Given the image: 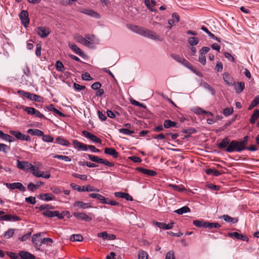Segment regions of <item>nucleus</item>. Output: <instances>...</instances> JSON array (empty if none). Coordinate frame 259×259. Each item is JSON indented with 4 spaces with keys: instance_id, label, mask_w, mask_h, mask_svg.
<instances>
[{
    "instance_id": "49530a36",
    "label": "nucleus",
    "mask_w": 259,
    "mask_h": 259,
    "mask_svg": "<svg viewBox=\"0 0 259 259\" xmlns=\"http://www.w3.org/2000/svg\"><path fill=\"white\" fill-rule=\"evenodd\" d=\"M14 229H8L4 234V237L7 239L10 238L12 237L15 232Z\"/></svg>"
},
{
    "instance_id": "680f3d73",
    "label": "nucleus",
    "mask_w": 259,
    "mask_h": 259,
    "mask_svg": "<svg viewBox=\"0 0 259 259\" xmlns=\"http://www.w3.org/2000/svg\"><path fill=\"white\" fill-rule=\"evenodd\" d=\"M39 187V185H34L32 183H30L27 186L28 189L30 191H33Z\"/></svg>"
},
{
    "instance_id": "13d9d810",
    "label": "nucleus",
    "mask_w": 259,
    "mask_h": 259,
    "mask_svg": "<svg viewBox=\"0 0 259 259\" xmlns=\"http://www.w3.org/2000/svg\"><path fill=\"white\" fill-rule=\"evenodd\" d=\"M56 69L59 71H63L64 69V65L63 63L60 61H57L56 64Z\"/></svg>"
},
{
    "instance_id": "a878e982",
    "label": "nucleus",
    "mask_w": 259,
    "mask_h": 259,
    "mask_svg": "<svg viewBox=\"0 0 259 259\" xmlns=\"http://www.w3.org/2000/svg\"><path fill=\"white\" fill-rule=\"evenodd\" d=\"M183 65L192 70L193 72L195 73L196 74H198V71H197L195 68L193 66V65L187 60L185 59H183V61L181 63Z\"/></svg>"
},
{
    "instance_id": "bb28decb",
    "label": "nucleus",
    "mask_w": 259,
    "mask_h": 259,
    "mask_svg": "<svg viewBox=\"0 0 259 259\" xmlns=\"http://www.w3.org/2000/svg\"><path fill=\"white\" fill-rule=\"evenodd\" d=\"M224 81L229 85H232L234 83L233 78L228 73H224L223 74Z\"/></svg>"
},
{
    "instance_id": "b1692460",
    "label": "nucleus",
    "mask_w": 259,
    "mask_h": 259,
    "mask_svg": "<svg viewBox=\"0 0 259 259\" xmlns=\"http://www.w3.org/2000/svg\"><path fill=\"white\" fill-rule=\"evenodd\" d=\"M39 198L42 200L48 201L55 199V197L52 194L45 193L39 195Z\"/></svg>"
},
{
    "instance_id": "37998d69",
    "label": "nucleus",
    "mask_w": 259,
    "mask_h": 259,
    "mask_svg": "<svg viewBox=\"0 0 259 259\" xmlns=\"http://www.w3.org/2000/svg\"><path fill=\"white\" fill-rule=\"evenodd\" d=\"M47 108L48 110H49L50 111H52L53 112H55V113H56L57 114L59 115L60 116H63V117L64 116V115L63 113H62L61 111H60L57 109L54 108V106L52 104L49 105L47 107Z\"/></svg>"
},
{
    "instance_id": "de8ad7c7",
    "label": "nucleus",
    "mask_w": 259,
    "mask_h": 259,
    "mask_svg": "<svg viewBox=\"0 0 259 259\" xmlns=\"http://www.w3.org/2000/svg\"><path fill=\"white\" fill-rule=\"evenodd\" d=\"M11 150L10 147L5 144L0 143V152L7 153Z\"/></svg>"
},
{
    "instance_id": "c9c22d12",
    "label": "nucleus",
    "mask_w": 259,
    "mask_h": 259,
    "mask_svg": "<svg viewBox=\"0 0 259 259\" xmlns=\"http://www.w3.org/2000/svg\"><path fill=\"white\" fill-rule=\"evenodd\" d=\"M190 209L187 206H183L181 208L178 209L176 210L174 212L179 214H183L185 213H187L190 212Z\"/></svg>"
},
{
    "instance_id": "7c9ffc66",
    "label": "nucleus",
    "mask_w": 259,
    "mask_h": 259,
    "mask_svg": "<svg viewBox=\"0 0 259 259\" xmlns=\"http://www.w3.org/2000/svg\"><path fill=\"white\" fill-rule=\"evenodd\" d=\"M230 143V140L228 138H225L218 144V147L220 149H226Z\"/></svg>"
},
{
    "instance_id": "4d7b16f0",
    "label": "nucleus",
    "mask_w": 259,
    "mask_h": 259,
    "mask_svg": "<svg viewBox=\"0 0 259 259\" xmlns=\"http://www.w3.org/2000/svg\"><path fill=\"white\" fill-rule=\"evenodd\" d=\"M170 56L174 59H175V60H176L177 61H178V62H179L180 63L182 62V61H183V60L184 59V58L180 57L179 55L175 54H171L170 55Z\"/></svg>"
},
{
    "instance_id": "8fccbe9b",
    "label": "nucleus",
    "mask_w": 259,
    "mask_h": 259,
    "mask_svg": "<svg viewBox=\"0 0 259 259\" xmlns=\"http://www.w3.org/2000/svg\"><path fill=\"white\" fill-rule=\"evenodd\" d=\"M70 186H71V187L74 189V190H77L79 192H81V191H82V192H84V191H87V190H85L83 189H85V188L86 187L85 186H82V187L77 185H76L75 184H73V183H71Z\"/></svg>"
},
{
    "instance_id": "7ed1b4c3",
    "label": "nucleus",
    "mask_w": 259,
    "mask_h": 259,
    "mask_svg": "<svg viewBox=\"0 0 259 259\" xmlns=\"http://www.w3.org/2000/svg\"><path fill=\"white\" fill-rule=\"evenodd\" d=\"M88 157L90 160H91L93 162H97L98 163L104 164L105 165H107L108 166H111V167L113 166L114 165L113 163L109 162L108 161H107L104 159L101 158L96 155L90 154V155H88Z\"/></svg>"
},
{
    "instance_id": "72a5a7b5",
    "label": "nucleus",
    "mask_w": 259,
    "mask_h": 259,
    "mask_svg": "<svg viewBox=\"0 0 259 259\" xmlns=\"http://www.w3.org/2000/svg\"><path fill=\"white\" fill-rule=\"evenodd\" d=\"M30 170L32 172L33 175L36 177H40L41 176H42V174L44 173L43 171H39L37 167L33 165Z\"/></svg>"
},
{
    "instance_id": "423d86ee",
    "label": "nucleus",
    "mask_w": 259,
    "mask_h": 259,
    "mask_svg": "<svg viewBox=\"0 0 259 259\" xmlns=\"http://www.w3.org/2000/svg\"><path fill=\"white\" fill-rule=\"evenodd\" d=\"M74 39L77 42H79L85 46L90 48L93 47V43L91 42L86 39L85 37H83L81 35L78 34L74 35Z\"/></svg>"
},
{
    "instance_id": "09e8293b",
    "label": "nucleus",
    "mask_w": 259,
    "mask_h": 259,
    "mask_svg": "<svg viewBox=\"0 0 259 259\" xmlns=\"http://www.w3.org/2000/svg\"><path fill=\"white\" fill-rule=\"evenodd\" d=\"M54 158H57L61 160H63L67 162H69L71 160V158L68 156L62 155H55L54 156Z\"/></svg>"
},
{
    "instance_id": "3c124183",
    "label": "nucleus",
    "mask_w": 259,
    "mask_h": 259,
    "mask_svg": "<svg viewBox=\"0 0 259 259\" xmlns=\"http://www.w3.org/2000/svg\"><path fill=\"white\" fill-rule=\"evenodd\" d=\"M147 253L143 250H139L138 253V259H148Z\"/></svg>"
},
{
    "instance_id": "774afa93",
    "label": "nucleus",
    "mask_w": 259,
    "mask_h": 259,
    "mask_svg": "<svg viewBox=\"0 0 259 259\" xmlns=\"http://www.w3.org/2000/svg\"><path fill=\"white\" fill-rule=\"evenodd\" d=\"M82 79L84 80H91L92 79V78L91 77L90 74L89 73L85 72L82 74Z\"/></svg>"
},
{
    "instance_id": "5fc2aeb1",
    "label": "nucleus",
    "mask_w": 259,
    "mask_h": 259,
    "mask_svg": "<svg viewBox=\"0 0 259 259\" xmlns=\"http://www.w3.org/2000/svg\"><path fill=\"white\" fill-rule=\"evenodd\" d=\"M72 176L75 178H78L82 180L86 181L87 180V176L85 175H80L77 173H73Z\"/></svg>"
},
{
    "instance_id": "603ef678",
    "label": "nucleus",
    "mask_w": 259,
    "mask_h": 259,
    "mask_svg": "<svg viewBox=\"0 0 259 259\" xmlns=\"http://www.w3.org/2000/svg\"><path fill=\"white\" fill-rule=\"evenodd\" d=\"M42 139L44 142H52L54 140V138L49 135H44L41 136Z\"/></svg>"
},
{
    "instance_id": "39448f33",
    "label": "nucleus",
    "mask_w": 259,
    "mask_h": 259,
    "mask_svg": "<svg viewBox=\"0 0 259 259\" xmlns=\"http://www.w3.org/2000/svg\"><path fill=\"white\" fill-rule=\"evenodd\" d=\"M9 133L18 140L26 141H30L31 140V138L29 135H24L18 131L10 130Z\"/></svg>"
},
{
    "instance_id": "79ce46f5",
    "label": "nucleus",
    "mask_w": 259,
    "mask_h": 259,
    "mask_svg": "<svg viewBox=\"0 0 259 259\" xmlns=\"http://www.w3.org/2000/svg\"><path fill=\"white\" fill-rule=\"evenodd\" d=\"M199 41V39L196 37H191L188 38V42L191 46L197 45Z\"/></svg>"
},
{
    "instance_id": "2eb2a0df",
    "label": "nucleus",
    "mask_w": 259,
    "mask_h": 259,
    "mask_svg": "<svg viewBox=\"0 0 259 259\" xmlns=\"http://www.w3.org/2000/svg\"><path fill=\"white\" fill-rule=\"evenodd\" d=\"M127 27L131 30L141 35H143L144 31L145 28L140 27L137 25L127 24L126 25Z\"/></svg>"
},
{
    "instance_id": "a211bd4d",
    "label": "nucleus",
    "mask_w": 259,
    "mask_h": 259,
    "mask_svg": "<svg viewBox=\"0 0 259 259\" xmlns=\"http://www.w3.org/2000/svg\"><path fill=\"white\" fill-rule=\"evenodd\" d=\"M73 206L77 208L87 209L92 207L91 203H84L82 201H76L73 203Z\"/></svg>"
},
{
    "instance_id": "4468645a",
    "label": "nucleus",
    "mask_w": 259,
    "mask_h": 259,
    "mask_svg": "<svg viewBox=\"0 0 259 259\" xmlns=\"http://www.w3.org/2000/svg\"><path fill=\"white\" fill-rule=\"evenodd\" d=\"M73 215L77 220H82L85 222H90L92 220V218L90 217L88 214H87L85 213L76 212L73 213Z\"/></svg>"
},
{
    "instance_id": "864d4df0",
    "label": "nucleus",
    "mask_w": 259,
    "mask_h": 259,
    "mask_svg": "<svg viewBox=\"0 0 259 259\" xmlns=\"http://www.w3.org/2000/svg\"><path fill=\"white\" fill-rule=\"evenodd\" d=\"M120 133L126 135H130L134 133V131H131L127 128H120L119 130Z\"/></svg>"
},
{
    "instance_id": "6ab92c4d",
    "label": "nucleus",
    "mask_w": 259,
    "mask_h": 259,
    "mask_svg": "<svg viewBox=\"0 0 259 259\" xmlns=\"http://www.w3.org/2000/svg\"><path fill=\"white\" fill-rule=\"evenodd\" d=\"M4 221L17 222L21 220V219L17 215H12L11 214H7L3 215Z\"/></svg>"
},
{
    "instance_id": "c85d7f7f",
    "label": "nucleus",
    "mask_w": 259,
    "mask_h": 259,
    "mask_svg": "<svg viewBox=\"0 0 259 259\" xmlns=\"http://www.w3.org/2000/svg\"><path fill=\"white\" fill-rule=\"evenodd\" d=\"M27 133L31 135H35L38 137H41L44 135V132L42 131L35 128H30L27 131Z\"/></svg>"
},
{
    "instance_id": "6e6d98bb",
    "label": "nucleus",
    "mask_w": 259,
    "mask_h": 259,
    "mask_svg": "<svg viewBox=\"0 0 259 259\" xmlns=\"http://www.w3.org/2000/svg\"><path fill=\"white\" fill-rule=\"evenodd\" d=\"M35 110L36 109L33 107H25L24 108V110L29 115H34Z\"/></svg>"
},
{
    "instance_id": "c03bdc74",
    "label": "nucleus",
    "mask_w": 259,
    "mask_h": 259,
    "mask_svg": "<svg viewBox=\"0 0 259 259\" xmlns=\"http://www.w3.org/2000/svg\"><path fill=\"white\" fill-rule=\"evenodd\" d=\"M235 89L237 93H240L244 89V83L243 82H238Z\"/></svg>"
},
{
    "instance_id": "58836bf2",
    "label": "nucleus",
    "mask_w": 259,
    "mask_h": 259,
    "mask_svg": "<svg viewBox=\"0 0 259 259\" xmlns=\"http://www.w3.org/2000/svg\"><path fill=\"white\" fill-rule=\"evenodd\" d=\"M169 186L172 188L174 190L178 192H183L186 190L185 188L182 185H176L174 184H169Z\"/></svg>"
},
{
    "instance_id": "0e129e2a",
    "label": "nucleus",
    "mask_w": 259,
    "mask_h": 259,
    "mask_svg": "<svg viewBox=\"0 0 259 259\" xmlns=\"http://www.w3.org/2000/svg\"><path fill=\"white\" fill-rule=\"evenodd\" d=\"M85 190H87V192H93V191H96L99 192L100 190L99 189L97 188H95L93 186H92L90 185L86 186Z\"/></svg>"
},
{
    "instance_id": "2f4dec72",
    "label": "nucleus",
    "mask_w": 259,
    "mask_h": 259,
    "mask_svg": "<svg viewBox=\"0 0 259 259\" xmlns=\"http://www.w3.org/2000/svg\"><path fill=\"white\" fill-rule=\"evenodd\" d=\"M55 142L60 145L67 147L69 146L70 145V143L67 140L61 137H57L56 139Z\"/></svg>"
},
{
    "instance_id": "f8f14e48",
    "label": "nucleus",
    "mask_w": 259,
    "mask_h": 259,
    "mask_svg": "<svg viewBox=\"0 0 259 259\" xmlns=\"http://www.w3.org/2000/svg\"><path fill=\"white\" fill-rule=\"evenodd\" d=\"M72 144L75 149L81 151H87L88 150V145L82 143L76 140H73L72 141Z\"/></svg>"
},
{
    "instance_id": "20e7f679",
    "label": "nucleus",
    "mask_w": 259,
    "mask_h": 259,
    "mask_svg": "<svg viewBox=\"0 0 259 259\" xmlns=\"http://www.w3.org/2000/svg\"><path fill=\"white\" fill-rule=\"evenodd\" d=\"M142 35L153 40L159 41H161L162 40V38L159 35H157L155 32L146 28H145Z\"/></svg>"
},
{
    "instance_id": "dca6fc26",
    "label": "nucleus",
    "mask_w": 259,
    "mask_h": 259,
    "mask_svg": "<svg viewBox=\"0 0 259 259\" xmlns=\"http://www.w3.org/2000/svg\"><path fill=\"white\" fill-rule=\"evenodd\" d=\"M228 236L230 237H234L238 240L243 241H248V238L242 234H240L237 232H231L228 233Z\"/></svg>"
},
{
    "instance_id": "6e6552de",
    "label": "nucleus",
    "mask_w": 259,
    "mask_h": 259,
    "mask_svg": "<svg viewBox=\"0 0 259 259\" xmlns=\"http://www.w3.org/2000/svg\"><path fill=\"white\" fill-rule=\"evenodd\" d=\"M6 186L8 188L11 190L17 189L22 192L26 191V188L20 182L6 183Z\"/></svg>"
},
{
    "instance_id": "393cba45",
    "label": "nucleus",
    "mask_w": 259,
    "mask_h": 259,
    "mask_svg": "<svg viewBox=\"0 0 259 259\" xmlns=\"http://www.w3.org/2000/svg\"><path fill=\"white\" fill-rule=\"evenodd\" d=\"M0 138L3 140L12 142L15 141V139L8 134H5L3 131H0Z\"/></svg>"
},
{
    "instance_id": "1a4fd4ad",
    "label": "nucleus",
    "mask_w": 259,
    "mask_h": 259,
    "mask_svg": "<svg viewBox=\"0 0 259 259\" xmlns=\"http://www.w3.org/2000/svg\"><path fill=\"white\" fill-rule=\"evenodd\" d=\"M37 34L42 38L46 37L50 33L49 28L45 27H38L35 29Z\"/></svg>"
},
{
    "instance_id": "338daca9",
    "label": "nucleus",
    "mask_w": 259,
    "mask_h": 259,
    "mask_svg": "<svg viewBox=\"0 0 259 259\" xmlns=\"http://www.w3.org/2000/svg\"><path fill=\"white\" fill-rule=\"evenodd\" d=\"M85 38L89 41H90L91 42H94L95 37L93 34H87L85 35Z\"/></svg>"
},
{
    "instance_id": "a18cd8bd",
    "label": "nucleus",
    "mask_w": 259,
    "mask_h": 259,
    "mask_svg": "<svg viewBox=\"0 0 259 259\" xmlns=\"http://www.w3.org/2000/svg\"><path fill=\"white\" fill-rule=\"evenodd\" d=\"M70 239L71 241H81L83 237L80 234H73L71 236Z\"/></svg>"
},
{
    "instance_id": "69168bd1",
    "label": "nucleus",
    "mask_w": 259,
    "mask_h": 259,
    "mask_svg": "<svg viewBox=\"0 0 259 259\" xmlns=\"http://www.w3.org/2000/svg\"><path fill=\"white\" fill-rule=\"evenodd\" d=\"M57 217L59 219H63L64 217V214L60 213L59 211H54L53 217Z\"/></svg>"
},
{
    "instance_id": "052dcab7",
    "label": "nucleus",
    "mask_w": 259,
    "mask_h": 259,
    "mask_svg": "<svg viewBox=\"0 0 259 259\" xmlns=\"http://www.w3.org/2000/svg\"><path fill=\"white\" fill-rule=\"evenodd\" d=\"M25 201L28 203L34 204L36 202V200L34 197L29 196L25 198Z\"/></svg>"
},
{
    "instance_id": "412c9836",
    "label": "nucleus",
    "mask_w": 259,
    "mask_h": 259,
    "mask_svg": "<svg viewBox=\"0 0 259 259\" xmlns=\"http://www.w3.org/2000/svg\"><path fill=\"white\" fill-rule=\"evenodd\" d=\"M81 12L96 18H100V15L93 10L83 9L81 11Z\"/></svg>"
},
{
    "instance_id": "cd10ccee",
    "label": "nucleus",
    "mask_w": 259,
    "mask_h": 259,
    "mask_svg": "<svg viewBox=\"0 0 259 259\" xmlns=\"http://www.w3.org/2000/svg\"><path fill=\"white\" fill-rule=\"evenodd\" d=\"M138 169L142 173L149 176H154L156 175V172L154 170H150L142 167L139 168Z\"/></svg>"
},
{
    "instance_id": "bf43d9fd",
    "label": "nucleus",
    "mask_w": 259,
    "mask_h": 259,
    "mask_svg": "<svg viewBox=\"0 0 259 259\" xmlns=\"http://www.w3.org/2000/svg\"><path fill=\"white\" fill-rule=\"evenodd\" d=\"M233 109L232 108H226L224 109L223 114L225 116H229L232 114Z\"/></svg>"
},
{
    "instance_id": "473e14b6",
    "label": "nucleus",
    "mask_w": 259,
    "mask_h": 259,
    "mask_svg": "<svg viewBox=\"0 0 259 259\" xmlns=\"http://www.w3.org/2000/svg\"><path fill=\"white\" fill-rule=\"evenodd\" d=\"M193 224L197 227L205 228L206 222L203 220H196L193 221Z\"/></svg>"
},
{
    "instance_id": "f3484780",
    "label": "nucleus",
    "mask_w": 259,
    "mask_h": 259,
    "mask_svg": "<svg viewBox=\"0 0 259 259\" xmlns=\"http://www.w3.org/2000/svg\"><path fill=\"white\" fill-rule=\"evenodd\" d=\"M68 46L70 49H71L75 53L80 56H84L83 52L78 48L75 44L72 42H69Z\"/></svg>"
},
{
    "instance_id": "e2e57ef3",
    "label": "nucleus",
    "mask_w": 259,
    "mask_h": 259,
    "mask_svg": "<svg viewBox=\"0 0 259 259\" xmlns=\"http://www.w3.org/2000/svg\"><path fill=\"white\" fill-rule=\"evenodd\" d=\"M42 214L48 218H53L54 211L46 210L42 212Z\"/></svg>"
},
{
    "instance_id": "e433bc0d",
    "label": "nucleus",
    "mask_w": 259,
    "mask_h": 259,
    "mask_svg": "<svg viewBox=\"0 0 259 259\" xmlns=\"http://www.w3.org/2000/svg\"><path fill=\"white\" fill-rule=\"evenodd\" d=\"M222 218L224 219V220L226 222H228V223L232 222L233 223H235L238 222V220L237 218H232L227 214L223 215L222 216Z\"/></svg>"
},
{
    "instance_id": "ddd939ff",
    "label": "nucleus",
    "mask_w": 259,
    "mask_h": 259,
    "mask_svg": "<svg viewBox=\"0 0 259 259\" xmlns=\"http://www.w3.org/2000/svg\"><path fill=\"white\" fill-rule=\"evenodd\" d=\"M72 144L75 149L81 151H87L88 150V145L82 143L76 140H73L72 141Z\"/></svg>"
},
{
    "instance_id": "ea45409f",
    "label": "nucleus",
    "mask_w": 259,
    "mask_h": 259,
    "mask_svg": "<svg viewBox=\"0 0 259 259\" xmlns=\"http://www.w3.org/2000/svg\"><path fill=\"white\" fill-rule=\"evenodd\" d=\"M259 104V96L255 97L248 107V110H251Z\"/></svg>"
},
{
    "instance_id": "f03ea898",
    "label": "nucleus",
    "mask_w": 259,
    "mask_h": 259,
    "mask_svg": "<svg viewBox=\"0 0 259 259\" xmlns=\"http://www.w3.org/2000/svg\"><path fill=\"white\" fill-rule=\"evenodd\" d=\"M6 254L11 259H18L19 256L21 257V259H35V256L33 254L25 251H20L18 254L7 251Z\"/></svg>"
},
{
    "instance_id": "a19ab883",
    "label": "nucleus",
    "mask_w": 259,
    "mask_h": 259,
    "mask_svg": "<svg viewBox=\"0 0 259 259\" xmlns=\"http://www.w3.org/2000/svg\"><path fill=\"white\" fill-rule=\"evenodd\" d=\"M220 227H221V225L218 223H209L206 222L205 228L211 229L213 228H219Z\"/></svg>"
},
{
    "instance_id": "9d476101",
    "label": "nucleus",
    "mask_w": 259,
    "mask_h": 259,
    "mask_svg": "<svg viewBox=\"0 0 259 259\" xmlns=\"http://www.w3.org/2000/svg\"><path fill=\"white\" fill-rule=\"evenodd\" d=\"M82 135L87 138L90 139L93 142L96 143H101V140L91 133L87 131L82 132Z\"/></svg>"
},
{
    "instance_id": "0eeeda50",
    "label": "nucleus",
    "mask_w": 259,
    "mask_h": 259,
    "mask_svg": "<svg viewBox=\"0 0 259 259\" xmlns=\"http://www.w3.org/2000/svg\"><path fill=\"white\" fill-rule=\"evenodd\" d=\"M17 167L19 169L23 170L24 171H28L31 170V167H32V165L27 161H20L17 160Z\"/></svg>"
},
{
    "instance_id": "4be33fe9",
    "label": "nucleus",
    "mask_w": 259,
    "mask_h": 259,
    "mask_svg": "<svg viewBox=\"0 0 259 259\" xmlns=\"http://www.w3.org/2000/svg\"><path fill=\"white\" fill-rule=\"evenodd\" d=\"M104 153L112 156L114 158H117L118 156V152L113 148H105Z\"/></svg>"
},
{
    "instance_id": "4c0bfd02",
    "label": "nucleus",
    "mask_w": 259,
    "mask_h": 259,
    "mask_svg": "<svg viewBox=\"0 0 259 259\" xmlns=\"http://www.w3.org/2000/svg\"><path fill=\"white\" fill-rule=\"evenodd\" d=\"M40 236V233H38V234H34L33 235V237H32V241H33V243L34 244H35V247L39 249V247L40 246V245H41V244H40V241H39V240H36V238L38 237H39Z\"/></svg>"
},
{
    "instance_id": "aec40b11",
    "label": "nucleus",
    "mask_w": 259,
    "mask_h": 259,
    "mask_svg": "<svg viewBox=\"0 0 259 259\" xmlns=\"http://www.w3.org/2000/svg\"><path fill=\"white\" fill-rule=\"evenodd\" d=\"M178 124L179 123L178 122L171 121L169 119H166L164 120L163 122V126L165 128H168L171 127H178Z\"/></svg>"
},
{
    "instance_id": "5701e85b",
    "label": "nucleus",
    "mask_w": 259,
    "mask_h": 259,
    "mask_svg": "<svg viewBox=\"0 0 259 259\" xmlns=\"http://www.w3.org/2000/svg\"><path fill=\"white\" fill-rule=\"evenodd\" d=\"M27 99L38 102H41L43 101V98L42 97L30 93H29V94L27 97Z\"/></svg>"
},
{
    "instance_id": "c756f323",
    "label": "nucleus",
    "mask_w": 259,
    "mask_h": 259,
    "mask_svg": "<svg viewBox=\"0 0 259 259\" xmlns=\"http://www.w3.org/2000/svg\"><path fill=\"white\" fill-rule=\"evenodd\" d=\"M201 86L204 89L208 90L212 95H214L215 94V90L207 82L205 81L201 82Z\"/></svg>"
},
{
    "instance_id": "f704fd0d",
    "label": "nucleus",
    "mask_w": 259,
    "mask_h": 259,
    "mask_svg": "<svg viewBox=\"0 0 259 259\" xmlns=\"http://www.w3.org/2000/svg\"><path fill=\"white\" fill-rule=\"evenodd\" d=\"M258 118H259V110L255 109L250 118V123L254 124Z\"/></svg>"
},
{
    "instance_id": "9b49d317",
    "label": "nucleus",
    "mask_w": 259,
    "mask_h": 259,
    "mask_svg": "<svg viewBox=\"0 0 259 259\" xmlns=\"http://www.w3.org/2000/svg\"><path fill=\"white\" fill-rule=\"evenodd\" d=\"M19 17L22 21V24L26 27L29 23V19L28 18V13L27 11H22L20 14Z\"/></svg>"
},
{
    "instance_id": "f257e3e1",
    "label": "nucleus",
    "mask_w": 259,
    "mask_h": 259,
    "mask_svg": "<svg viewBox=\"0 0 259 259\" xmlns=\"http://www.w3.org/2000/svg\"><path fill=\"white\" fill-rule=\"evenodd\" d=\"M246 142L245 140L238 141L233 140L230 142L225 151L228 153L233 152H240L246 149Z\"/></svg>"
}]
</instances>
